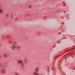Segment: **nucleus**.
Returning <instances> with one entry per match:
<instances>
[{"label": "nucleus", "mask_w": 75, "mask_h": 75, "mask_svg": "<svg viewBox=\"0 0 75 75\" xmlns=\"http://www.w3.org/2000/svg\"><path fill=\"white\" fill-rule=\"evenodd\" d=\"M3 11V10L2 9H0V13H2Z\"/></svg>", "instance_id": "nucleus-3"}, {"label": "nucleus", "mask_w": 75, "mask_h": 75, "mask_svg": "<svg viewBox=\"0 0 75 75\" xmlns=\"http://www.w3.org/2000/svg\"><path fill=\"white\" fill-rule=\"evenodd\" d=\"M66 13V11H64V13Z\"/></svg>", "instance_id": "nucleus-5"}, {"label": "nucleus", "mask_w": 75, "mask_h": 75, "mask_svg": "<svg viewBox=\"0 0 75 75\" xmlns=\"http://www.w3.org/2000/svg\"><path fill=\"white\" fill-rule=\"evenodd\" d=\"M72 58H74V57H72Z\"/></svg>", "instance_id": "nucleus-7"}, {"label": "nucleus", "mask_w": 75, "mask_h": 75, "mask_svg": "<svg viewBox=\"0 0 75 75\" xmlns=\"http://www.w3.org/2000/svg\"><path fill=\"white\" fill-rule=\"evenodd\" d=\"M22 62H23L21 60H20L18 61V63H19V64H22Z\"/></svg>", "instance_id": "nucleus-2"}, {"label": "nucleus", "mask_w": 75, "mask_h": 75, "mask_svg": "<svg viewBox=\"0 0 75 75\" xmlns=\"http://www.w3.org/2000/svg\"><path fill=\"white\" fill-rule=\"evenodd\" d=\"M34 75H38L37 73H35L34 74Z\"/></svg>", "instance_id": "nucleus-4"}, {"label": "nucleus", "mask_w": 75, "mask_h": 75, "mask_svg": "<svg viewBox=\"0 0 75 75\" xmlns=\"http://www.w3.org/2000/svg\"><path fill=\"white\" fill-rule=\"evenodd\" d=\"M13 48H16V49H17V50H20L21 48L20 47H18V46H13Z\"/></svg>", "instance_id": "nucleus-1"}, {"label": "nucleus", "mask_w": 75, "mask_h": 75, "mask_svg": "<svg viewBox=\"0 0 75 75\" xmlns=\"http://www.w3.org/2000/svg\"><path fill=\"white\" fill-rule=\"evenodd\" d=\"M59 56L57 55V57H59Z\"/></svg>", "instance_id": "nucleus-6"}]
</instances>
